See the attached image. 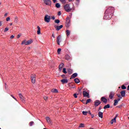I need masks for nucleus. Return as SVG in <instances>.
Masks as SVG:
<instances>
[{
    "label": "nucleus",
    "mask_w": 129,
    "mask_h": 129,
    "mask_svg": "<svg viewBox=\"0 0 129 129\" xmlns=\"http://www.w3.org/2000/svg\"><path fill=\"white\" fill-rule=\"evenodd\" d=\"M61 48H58V49H57V53L58 54H61Z\"/></svg>",
    "instance_id": "obj_35"
},
{
    "label": "nucleus",
    "mask_w": 129,
    "mask_h": 129,
    "mask_svg": "<svg viewBox=\"0 0 129 129\" xmlns=\"http://www.w3.org/2000/svg\"><path fill=\"white\" fill-rule=\"evenodd\" d=\"M9 31V28L8 27H6L4 30V33H7Z\"/></svg>",
    "instance_id": "obj_37"
},
{
    "label": "nucleus",
    "mask_w": 129,
    "mask_h": 129,
    "mask_svg": "<svg viewBox=\"0 0 129 129\" xmlns=\"http://www.w3.org/2000/svg\"><path fill=\"white\" fill-rule=\"evenodd\" d=\"M67 81H61L62 84H65V83H67Z\"/></svg>",
    "instance_id": "obj_47"
},
{
    "label": "nucleus",
    "mask_w": 129,
    "mask_h": 129,
    "mask_svg": "<svg viewBox=\"0 0 129 129\" xmlns=\"http://www.w3.org/2000/svg\"><path fill=\"white\" fill-rule=\"evenodd\" d=\"M64 67V63H61L59 65V69L60 71L62 70V69Z\"/></svg>",
    "instance_id": "obj_20"
},
{
    "label": "nucleus",
    "mask_w": 129,
    "mask_h": 129,
    "mask_svg": "<svg viewBox=\"0 0 129 129\" xmlns=\"http://www.w3.org/2000/svg\"><path fill=\"white\" fill-rule=\"evenodd\" d=\"M54 22L56 23V24H59V23H60V20H55V21H54Z\"/></svg>",
    "instance_id": "obj_34"
},
{
    "label": "nucleus",
    "mask_w": 129,
    "mask_h": 129,
    "mask_svg": "<svg viewBox=\"0 0 129 129\" xmlns=\"http://www.w3.org/2000/svg\"><path fill=\"white\" fill-rule=\"evenodd\" d=\"M63 8L64 9L66 12H67V13H69L72 10V9L70 8V5H69V4H67L64 5Z\"/></svg>",
    "instance_id": "obj_2"
},
{
    "label": "nucleus",
    "mask_w": 129,
    "mask_h": 129,
    "mask_svg": "<svg viewBox=\"0 0 129 129\" xmlns=\"http://www.w3.org/2000/svg\"><path fill=\"white\" fill-rule=\"evenodd\" d=\"M51 19L52 20H55V17L54 16L51 17Z\"/></svg>",
    "instance_id": "obj_53"
},
{
    "label": "nucleus",
    "mask_w": 129,
    "mask_h": 129,
    "mask_svg": "<svg viewBox=\"0 0 129 129\" xmlns=\"http://www.w3.org/2000/svg\"><path fill=\"white\" fill-rule=\"evenodd\" d=\"M31 81H36V77L35 75H32L31 77Z\"/></svg>",
    "instance_id": "obj_21"
},
{
    "label": "nucleus",
    "mask_w": 129,
    "mask_h": 129,
    "mask_svg": "<svg viewBox=\"0 0 129 129\" xmlns=\"http://www.w3.org/2000/svg\"><path fill=\"white\" fill-rule=\"evenodd\" d=\"M84 124H83V123H81L80 124V125L79 126V127H84Z\"/></svg>",
    "instance_id": "obj_32"
},
{
    "label": "nucleus",
    "mask_w": 129,
    "mask_h": 129,
    "mask_svg": "<svg viewBox=\"0 0 129 129\" xmlns=\"http://www.w3.org/2000/svg\"><path fill=\"white\" fill-rule=\"evenodd\" d=\"M101 99L102 101L104 103H106L107 102V99L104 97H102Z\"/></svg>",
    "instance_id": "obj_15"
},
{
    "label": "nucleus",
    "mask_w": 129,
    "mask_h": 129,
    "mask_svg": "<svg viewBox=\"0 0 129 129\" xmlns=\"http://www.w3.org/2000/svg\"><path fill=\"white\" fill-rule=\"evenodd\" d=\"M121 89H126V87H125V86H124V85H122L121 86Z\"/></svg>",
    "instance_id": "obj_39"
},
{
    "label": "nucleus",
    "mask_w": 129,
    "mask_h": 129,
    "mask_svg": "<svg viewBox=\"0 0 129 129\" xmlns=\"http://www.w3.org/2000/svg\"><path fill=\"white\" fill-rule=\"evenodd\" d=\"M117 96L118 97V99H120V100L122 98V97L121 96V95L120 94H117Z\"/></svg>",
    "instance_id": "obj_28"
},
{
    "label": "nucleus",
    "mask_w": 129,
    "mask_h": 129,
    "mask_svg": "<svg viewBox=\"0 0 129 129\" xmlns=\"http://www.w3.org/2000/svg\"><path fill=\"white\" fill-rule=\"evenodd\" d=\"M2 25H3V22L0 21V27H2Z\"/></svg>",
    "instance_id": "obj_51"
},
{
    "label": "nucleus",
    "mask_w": 129,
    "mask_h": 129,
    "mask_svg": "<svg viewBox=\"0 0 129 129\" xmlns=\"http://www.w3.org/2000/svg\"><path fill=\"white\" fill-rule=\"evenodd\" d=\"M20 37H21V35L18 34L17 36V38L19 39V38H20Z\"/></svg>",
    "instance_id": "obj_54"
},
{
    "label": "nucleus",
    "mask_w": 129,
    "mask_h": 129,
    "mask_svg": "<svg viewBox=\"0 0 129 129\" xmlns=\"http://www.w3.org/2000/svg\"><path fill=\"white\" fill-rule=\"evenodd\" d=\"M77 76H78V74L75 73L72 75L71 77V79H74V78H75L76 77H77Z\"/></svg>",
    "instance_id": "obj_14"
},
{
    "label": "nucleus",
    "mask_w": 129,
    "mask_h": 129,
    "mask_svg": "<svg viewBox=\"0 0 129 129\" xmlns=\"http://www.w3.org/2000/svg\"><path fill=\"white\" fill-rule=\"evenodd\" d=\"M7 16H8V13H5L4 16L7 17Z\"/></svg>",
    "instance_id": "obj_57"
},
{
    "label": "nucleus",
    "mask_w": 129,
    "mask_h": 129,
    "mask_svg": "<svg viewBox=\"0 0 129 129\" xmlns=\"http://www.w3.org/2000/svg\"><path fill=\"white\" fill-rule=\"evenodd\" d=\"M18 17L16 16L14 18V23L15 24H18Z\"/></svg>",
    "instance_id": "obj_23"
},
{
    "label": "nucleus",
    "mask_w": 129,
    "mask_h": 129,
    "mask_svg": "<svg viewBox=\"0 0 129 129\" xmlns=\"http://www.w3.org/2000/svg\"><path fill=\"white\" fill-rule=\"evenodd\" d=\"M51 20V16L46 15L44 17V21L46 22V23H50V21Z\"/></svg>",
    "instance_id": "obj_3"
},
{
    "label": "nucleus",
    "mask_w": 129,
    "mask_h": 129,
    "mask_svg": "<svg viewBox=\"0 0 129 129\" xmlns=\"http://www.w3.org/2000/svg\"><path fill=\"white\" fill-rule=\"evenodd\" d=\"M26 40H24V41H23L22 42V45H24V44H25V45H26Z\"/></svg>",
    "instance_id": "obj_42"
},
{
    "label": "nucleus",
    "mask_w": 129,
    "mask_h": 129,
    "mask_svg": "<svg viewBox=\"0 0 129 129\" xmlns=\"http://www.w3.org/2000/svg\"><path fill=\"white\" fill-rule=\"evenodd\" d=\"M83 95L84 97H88V98H89V94L87 92L84 91L83 92Z\"/></svg>",
    "instance_id": "obj_8"
},
{
    "label": "nucleus",
    "mask_w": 129,
    "mask_h": 129,
    "mask_svg": "<svg viewBox=\"0 0 129 129\" xmlns=\"http://www.w3.org/2000/svg\"><path fill=\"white\" fill-rule=\"evenodd\" d=\"M41 34V28L39 26H37V35Z\"/></svg>",
    "instance_id": "obj_19"
},
{
    "label": "nucleus",
    "mask_w": 129,
    "mask_h": 129,
    "mask_svg": "<svg viewBox=\"0 0 129 129\" xmlns=\"http://www.w3.org/2000/svg\"><path fill=\"white\" fill-rule=\"evenodd\" d=\"M44 4L46 5V6H51V1L50 0H44L43 1Z\"/></svg>",
    "instance_id": "obj_9"
},
{
    "label": "nucleus",
    "mask_w": 129,
    "mask_h": 129,
    "mask_svg": "<svg viewBox=\"0 0 129 129\" xmlns=\"http://www.w3.org/2000/svg\"><path fill=\"white\" fill-rule=\"evenodd\" d=\"M120 101V99H118L117 100H114V105L115 106L116 105H117V103H118V101Z\"/></svg>",
    "instance_id": "obj_17"
},
{
    "label": "nucleus",
    "mask_w": 129,
    "mask_h": 129,
    "mask_svg": "<svg viewBox=\"0 0 129 129\" xmlns=\"http://www.w3.org/2000/svg\"><path fill=\"white\" fill-rule=\"evenodd\" d=\"M60 81H68V80L63 79L61 80Z\"/></svg>",
    "instance_id": "obj_46"
},
{
    "label": "nucleus",
    "mask_w": 129,
    "mask_h": 129,
    "mask_svg": "<svg viewBox=\"0 0 129 129\" xmlns=\"http://www.w3.org/2000/svg\"><path fill=\"white\" fill-rule=\"evenodd\" d=\"M90 129H93V128H90Z\"/></svg>",
    "instance_id": "obj_64"
},
{
    "label": "nucleus",
    "mask_w": 129,
    "mask_h": 129,
    "mask_svg": "<svg viewBox=\"0 0 129 129\" xmlns=\"http://www.w3.org/2000/svg\"><path fill=\"white\" fill-rule=\"evenodd\" d=\"M11 96L12 97H13V98H14V99L16 100V101H18V100H17V98H16L14 96H13V95H11Z\"/></svg>",
    "instance_id": "obj_44"
},
{
    "label": "nucleus",
    "mask_w": 129,
    "mask_h": 129,
    "mask_svg": "<svg viewBox=\"0 0 129 129\" xmlns=\"http://www.w3.org/2000/svg\"><path fill=\"white\" fill-rule=\"evenodd\" d=\"M116 116H117V115H116L113 119L111 120V124H113V122H116Z\"/></svg>",
    "instance_id": "obj_18"
},
{
    "label": "nucleus",
    "mask_w": 129,
    "mask_h": 129,
    "mask_svg": "<svg viewBox=\"0 0 129 129\" xmlns=\"http://www.w3.org/2000/svg\"><path fill=\"white\" fill-rule=\"evenodd\" d=\"M66 33H67V36H69V35H70V31L68 30L66 31Z\"/></svg>",
    "instance_id": "obj_33"
},
{
    "label": "nucleus",
    "mask_w": 129,
    "mask_h": 129,
    "mask_svg": "<svg viewBox=\"0 0 129 129\" xmlns=\"http://www.w3.org/2000/svg\"><path fill=\"white\" fill-rule=\"evenodd\" d=\"M51 92H53V93H58V90L56 89H53L51 90Z\"/></svg>",
    "instance_id": "obj_24"
},
{
    "label": "nucleus",
    "mask_w": 129,
    "mask_h": 129,
    "mask_svg": "<svg viewBox=\"0 0 129 129\" xmlns=\"http://www.w3.org/2000/svg\"><path fill=\"white\" fill-rule=\"evenodd\" d=\"M10 20L11 18L10 17H8L7 18H6L7 22H9V21H10Z\"/></svg>",
    "instance_id": "obj_43"
},
{
    "label": "nucleus",
    "mask_w": 129,
    "mask_h": 129,
    "mask_svg": "<svg viewBox=\"0 0 129 129\" xmlns=\"http://www.w3.org/2000/svg\"><path fill=\"white\" fill-rule=\"evenodd\" d=\"M52 37H53V38H55V35H54V34H52Z\"/></svg>",
    "instance_id": "obj_59"
},
{
    "label": "nucleus",
    "mask_w": 129,
    "mask_h": 129,
    "mask_svg": "<svg viewBox=\"0 0 129 129\" xmlns=\"http://www.w3.org/2000/svg\"><path fill=\"white\" fill-rule=\"evenodd\" d=\"M62 72L64 74H67V72L66 71V69L63 68V70H62Z\"/></svg>",
    "instance_id": "obj_30"
},
{
    "label": "nucleus",
    "mask_w": 129,
    "mask_h": 129,
    "mask_svg": "<svg viewBox=\"0 0 129 129\" xmlns=\"http://www.w3.org/2000/svg\"><path fill=\"white\" fill-rule=\"evenodd\" d=\"M54 28L56 30V31H59V30H61L62 28H63V25H60V26H54Z\"/></svg>",
    "instance_id": "obj_7"
},
{
    "label": "nucleus",
    "mask_w": 129,
    "mask_h": 129,
    "mask_svg": "<svg viewBox=\"0 0 129 129\" xmlns=\"http://www.w3.org/2000/svg\"><path fill=\"white\" fill-rule=\"evenodd\" d=\"M88 112H87V111H83L82 112V113H83V114L84 115H87Z\"/></svg>",
    "instance_id": "obj_31"
},
{
    "label": "nucleus",
    "mask_w": 129,
    "mask_h": 129,
    "mask_svg": "<svg viewBox=\"0 0 129 129\" xmlns=\"http://www.w3.org/2000/svg\"><path fill=\"white\" fill-rule=\"evenodd\" d=\"M113 13H114V8L109 7L105 12L104 19L105 20H110L112 18V16H113Z\"/></svg>",
    "instance_id": "obj_1"
},
{
    "label": "nucleus",
    "mask_w": 129,
    "mask_h": 129,
    "mask_svg": "<svg viewBox=\"0 0 129 129\" xmlns=\"http://www.w3.org/2000/svg\"><path fill=\"white\" fill-rule=\"evenodd\" d=\"M46 120L47 121L48 123L49 124H52V121H51V119H50L49 117H46Z\"/></svg>",
    "instance_id": "obj_13"
},
{
    "label": "nucleus",
    "mask_w": 129,
    "mask_h": 129,
    "mask_svg": "<svg viewBox=\"0 0 129 129\" xmlns=\"http://www.w3.org/2000/svg\"><path fill=\"white\" fill-rule=\"evenodd\" d=\"M115 95V92L114 91H111L109 94V98L110 99H112Z\"/></svg>",
    "instance_id": "obj_5"
},
{
    "label": "nucleus",
    "mask_w": 129,
    "mask_h": 129,
    "mask_svg": "<svg viewBox=\"0 0 129 129\" xmlns=\"http://www.w3.org/2000/svg\"><path fill=\"white\" fill-rule=\"evenodd\" d=\"M74 96L75 98H77V94H74Z\"/></svg>",
    "instance_id": "obj_49"
},
{
    "label": "nucleus",
    "mask_w": 129,
    "mask_h": 129,
    "mask_svg": "<svg viewBox=\"0 0 129 129\" xmlns=\"http://www.w3.org/2000/svg\"><path fill=\"white\" fill-rule=\"evenodd\" d=\"M10 26H13V23H11L10 24Z\"/></svg>",
    "instance_id": "obj_60"
},
{
    "label": "nucleus",
    "mask_w": 129,
    "mask_h": 129,
    "mask_svg": "<svg viewBox=\"0 0 129 129\" xmlns=\"http://www.w3.org/2000/svg\"><path fill=\"white\" fill-rule=\"evenodd\" d=\"M66 60H71L72 58H71V57H70L69 55L67 54V55H66Z\"/></svg>",
    "instance_id": "obj_22"
},
{
    "label": "nucleus",
    "mask_w": 129,
    "mask_h": 129,
    "mask_svg": "<svg viewBox=\"0 0 129 129\" xmlns=\"http://www.w3.org/2000/svg\"><path fill=\"white\" fill-rule=\"evenodd\" d=\"M100 103H101V102L99 100H97L95 101L94 105L95 106H98Z\"/></svg>",
    "instance_id": "obj_11"
},
{
    "label": "nucleus",
    "mask_w": 129,
    "mask_h": 129,
    "mask_svg": "<svg viewBox=\"0 0 129 129\" xmlns=\"http://www.w3.org/2000/svg\"><path fill=\"white\" fill-rule=\"evenodd\" d=\"M58 16H61V11H59L57 13Z\"/></svg>",
    "instance_id": "obj_48"
},
{
    "label": "nucleus",
    "mask_w": 129,
    "mask_h": 129,
    "mask_svg": "<svg viewBox=\"0 0 129 129\" xmlns=\"http://www.w3.org/2000/svg\"><path fill=\"white\" fill-rule=\"evenodd\" d=\"M34 124V121H31L30 122V126H32V125H33V124Z\"/></svg>",
    "instance_id": "obj_41"
},
{
    "label": "nucleus",
    "mask_w": 129,
    "mask_h": 129,
    "mask_svg": "<svg viewBox=\"0 0 129 129\" xmlns=\"http://www.w3.org/2000/svg\"><path fill=\"white\" fill-rule=\"evenodd\" d=\"M75 83H76L77 84H78V83H80V81H76Z\"/></svg>",
    "instance_id": "obj_55"
},
{
    "label": "nucleus",
    "mask_w": 129,
    "mask_h": 129,
    "mask_svg": "<svg viewBox=\"0 0 129 129\" xmlns=\"http://www.w3.org/2000/svg\"><path fill=\"white\" fill-rule=\"evenodd\" d=\"M100 109H101V108H99V110H100Z\"/></svg>",
    "instance_id": "obj_62"
},
{
    "label": "nucleus",
    "mask_w": 129,
    "mask_h": 129,
    "mask_svg": "<svg viewBox=\"0 0 129 129\" xmlns=\"http://www.w3.org/2000/svg\"><path fill=\"white\" fill-rule=\"evenodd\" d=\"M62 4H65L66 3V0H59Z\"/></svg>",
    "instance_id": "obj_38"
},
{
    "label": "nucleus",
    "mask_w": 129,
    "mask_h": 129,
    "mask_svg": "<svg viewBox=\"0 0 129 129\" xmlns=\"http://www.w3.org/2000/svg\"><path fill=\"white\" fill-rule=\"evenodd\" d=\"M14 38H15V36H14V35H12V36L10 37V39H14Z\"/></svg>",
    "instance_id": "obj_50"
},
{
    "label": "nucleus",
    "mask_w": 129,
    "mask_h": 129,
    "mask_svg": "<svg viewBox=\"0 0 129 129\" xmlns=\"http://www.w3.org/2000/svg\"><path fill=\"white\" fill-rule=\"evenodd\" d=\"M122 97H125V90H122L120 92Z\"/></svg>",
    "instance_id": "obj_12"
},
{
    "label": "nucleus",
    "mask_w": 129,
    "mask_h": 129,
    "mask_svg": "<svg viewBox=\"0 0 129 129\" xmlns=\"http://www.w3.org/2000/svg\"><path fill=\"white\" fill-rule=\"evenodd\" d=\"M88 113H89V114H91V112L90 111H87Z\"/></svg>",
    "instance_id": "obj_56"
},
{
    "label": "nucleus",
    "mask_w": 129,
    "mask_h": 129,
    "mask_svg": "<svg viewBox=\"0 0 129 129\" xmlns=\"http://www.w3.org/2000/svg\"><path fill=\"white\" fill-rule=\"evenodd\" d=\"M19 95L21 101H22L23 102H25V98H24V96H23V95L20 93L19 94Z\"/></svg>",
    "instance_id": "obj_10"
},
{
    "label": "nucleus",
    "mask_w": 129,
    "mask_h": 129,
    "mask_svg": "<svg viewBox=\"0 0 129 129\" xmlns=\"http://www.w3.org/2000/svg\"><path fill=\"white\" fill-rule=\"evenodd\" d=\"M30 44H32V41L31 40H28L26 42L25 45H30Z\"/></svg>",
    "instance_id": "obj_25"
},
{
    "label": "nucleus",
    "mask_w": 129,
    "mask_h": 129,
    "mask_svg": "<svg viewBox=\"0 0 129 129\" xmlns=\"http://www.w3.org/2000/svg\"><path fill=\"white\" fill-rule=\"evenodd\" d=\"M127 90H129V85L127 87Z\"/></svg>",
    "instance_id": "obj_61"
},
{
    "label": "nucleus",
    "mask_w": 129,
    "mask_h": 129,
    "mask_svg": "<svg viewBox=\"0 0 129 129\" xmlns=\"http://www.w3.org/2000/svg\"><path fill=\"white\" fill-rule=\"evenodd\" d=\"M32 83H35V81H32Z\"/></svg>",
    "instance_id": "obj_63"
},
{
    "label": "nucleus",
    "mask_w": 129,
    "mask_h": 129,
    "mask_svg": "<svg viewBox=\"0 0 129 129\" xmlns=\"http://www.w3.org/2000/svg\"><path fill=\"white\" fill-rule=\"evenodd\" d=\"M66 27L67 28H69V27H70V18L69 17H68L66 18Z\"/></svg>",
    "instance_id": "obj_4"
},
{
    "label": "nucleus",
    "mask_w": 129,
    "mask_h": 129,
    "mask_svg": "<svg viewBox=\"0 0 129 129\" xmlns=\"http://www.w3.org/2000/svg\"><path fill=\"white\" fill-rule=\"evenodd\" d=\"M55 7L59 9V8H60V4L59 3H56L55 4Z\"/></svg>",
    "instance_id": "obj_29"
},
{
    "label": "nucleus",
    "mask_w": 129,
    "mask_h": 129,
    "mask_svg": "<svg viewBox=\"0 0 129 129\" xmlns=\"http://www.w3.org/2000/svg\"><path fill=\"white\" fill-rule=\"evenodd\" d=\"M52 2L54 4L56 3V0H52Z\"/></svg>",
    "instance_id": "obj_58"
},
{
    "label": "nucleus",
    "mask_w": 129,
    "mask_h": 129,
    "mask_svg": "<svg viewBox=\"0 0 129 129\" xmlns=\"http://www.w3.org/2000/svg\"><path fill=\"white\" fill-rule=\"evenodd\" d=\"M61 39H62V37H61L60 35H59L57 37L56 42H57V45H60V42H61Z\"/></svg>",
    "instance_id": "obj_6"
},
{
    "label": "nucleus",
    "mask_w": 129,
    "mask_h": 129,
    "mask_svg": "<svg viewBox=\"0 0 129 129\" xmlns=\"http://www.w3.org/2000/svg\"><path fill=\"white\" fill-rule=\"evenodd\" d=\"M74 81H80V80L78 78H76L74 79Z\"/></svg>",
    "instance_id": "obj_45"
},
{
    "label": "nucleus",
    "mask_w": 129,
    "mask_h": 129,
    "mask_svg": "<svg viewBox=\"0 0 129 129\" xmlns=\"http://www.w3.org/2000/svg\"><path fill=\"white\" fill-rule=\"evenodd\" d=\"M110 107V105L109 104H107L104 107V109H106V108H109Z\"/></svg>",
    "instance_id": "obj_26"
},
{
    "label": "nucleus",
    "mask_w": 129,
    "mask_h": 129,
    "mask_svg": "<svg viewBox=\"0 0 129 129\" xmlns=\"http://www.w3.org/2000/svg\"><path fill=\"white\" fill-rule=\"evenodd\" d=\"M90 115L92 116V118H93L94 117V115L91 114Z\"/></svg>",
    "instance_id": "obj_52"
},
{
    "label": "nucleus",
    "mask_w": 129,
    "mask_h": 129,
    "mask_svg": "<svg viewBox=\"0 0 129 129\" xmlns=\"http://www.w3.org/2000/svg\"><path fill=\"white\" fill-rule=\"evenodd\" d=\"M91 101V99H88V100H87L86 104H87V103H89V102H90Z\"/></svg>",
    "instance_id": "obj_36"
},
{
    "label": "nucleus",
    "mask_w": 129,
    "mask_h": 129,
    "mask_svg": "<svg viewBox=\"0 0 129 129\" xmlns=\"http://www.w3.org/2000/svg\"><path fill=\"white\" fill-rule=\"evenodd\" d=\"M98 116L100 117V118H103V113L102 112L99 111L98 112Z\"/></svg>",
    "instance_id": "obj_16"
},
{
    "label": "nucleus",
    "mask_w": 129,
    "mask_h": 129,
    "mask_svg": "<svg viewBox=\"0 0 129 129\" xmlns=\"http://www.w3.org/2000/svg\"><path fill=\"white\" fill-rule=\"evenodd\" d=\"M68 73H69V74H72V70L70 69H68Z\"/></svg>",
    "instance_id": "obj_27"
},
{
    "label": "nucleus",
    "mask_w": 129,
    "mask_h": 129,
    "mask_svg": "<svg viewBox=\"0 0 129 129\" xmlns=\"http://www.w3.org/2000/svg\"><path fill=\"white\" fill-rule=\"evenodd\" d=\"M43 98L44 99V100H47L48 98V96H44Z\"/></svg>",
    "instance_id": "obj_40"
}]
</instances>
